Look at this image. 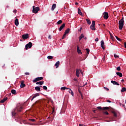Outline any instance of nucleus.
<instances>
[{
	"label": "nucleus",
	"instance_id": "f257e3e1",
	"mask_svg": "<svg viewBox=\"0 0 126 126\" xmlns=\"http://www.w3.org/2000/svg\"><path fill=\"white\" fill-rule=\"evenodd\" d=\"M23 111V106L20 104H18L15 109L12 112V117H15L16 113H21Z\"/></svg>",
	"mask_w": 126,
	"mask_h": 126
},
{
	"label": "nucleus",
	"instance_id": "f03ea898",
	"mask_svg": "<svg viewBox=\"0 0 126 126\" xmlns=\"http://www.w3.org/2000/svg\"><path fill=\"white\" fill-rule=\"evenodd\" d=\"M96 109L97 110H99V111H105V110H110V108L109 107H101L98 106L96 107Z\"/></svg>",
	"mask_w": 126,
	"mask_h": 126
},
{
	"label": "nucleus",
	"instance_id": "7ed1b4c3",
	"mask_svg": "<svg viewBox=\"0 0 126 126\" xmlns=\"http://www.w3.org/2000/svg\"><path fill=\"white\" fill-rule=\"evenodd\" d=\"M43 79H44V78H43V77H37L35 79L32 80V82L33 83H35V82L40 81V80H43Z\"/></svg>",
	"mask_w": 126,
	"mask_h": 126
},
{
	"label": "nucleus",
	"instance_id": "20e7f679",
	"mask_svg": "<svg viewBox=\"0 0 126 126\" xmlns=\"http://www.w3.org/2000/svg\"><path fill=\"white\" fill-rule=\"evenodd\" d=\"M28 48L29 49H31V48H32V42H30L27 45H26L25 46L26 50H28Z\"/></svg>",
	"mask_w": 126,
	"mask_h": 126
},
{
	"label": "nucleus",
	"instance_id": "39448f33",
	"mask_svg": "<svg viewBox=\"0 0 126 126\" xmlns=\"http://www.w3.org/2000/svg\"><path fill=\"white\" fill-rule=\"evenodd\" d=\"M39 10V7H35V6H33L32 7V12L33 13H37L38 11Z\"/></svg>",
	"mask_w": 126,
	"mask_h": 126
},
{
	"label": "nucleus",
	"instance_id": "423d86ee",
	"mask_svg": "<svg viewBox=\"0 0 126 126\" xmlns=\"http://www.w3.org/2000/svg\"><path fill=\"white\" fill-rule=\"evenodd\" d=\"M22 38L23 39V40L28 39L29 38V34L28 33L23 34L22 35Z\"/></svg>",
	"mask_w": 126,
	"mask_h": 126
},
{
	"label": "nucleus",
	"instance_id": "0eeeda50",
	"mask_svg": "<svg viewBox=\"0 0 126 126\" xmlns=\"http://www.w3.org/2000/svg\"><path fill=\"white\" fill-rule=\"evenodd\" d=\"M54 109H53V111L52 112V116H51V117H48V119H51V121H54V119H55V114H54Z\"/></svg>",
	"mask_w": 126,
	"mask_h": 126
},
{
	"label": "nucleus",
	"instance_id": "6e6552de",
	"mask_svg": "<svg viewBox=\"0 0 126 126\" xmlns=\"http://www.w3.org/2000/svg\"><path fill=\"white\" fill-rule=\"evenodd\" d=\"M101 47L103 50H105V42H104V40L101 41Z\"/></svg>",
	"mask_w": 126,
	"mask_h": 126
},
{
	"label": "nucleus",
	"instance_id": "1a4fd4ad",
	"mask_svg": "<svg viewBox=\"0 0 126 126\" xmlns=\"http://www.w3.org/2000/svg\"><path fill=\"white\" fill-rule=\"evenodd\" d=\"M26 85L25 84H24V81H21V85H20V87L21 88H24V87H25Z\"/></svg>",
	"mask_w": 126,
	"mask_h": 126
},
{
	"label": "nucleus",
	"instance_id": "9d476101",
	"mask_svg": "<svg viewBox=\"0 0 126 126\" xmlns=\"http://www.w3.org/2000/svg\"><path fill=\"white\" fill-rule=\"evenodd\" d=\"M111 83H112L114 85H120V84L117 82L116 81H111Z\"/></svg>",
	"mask_w": 126,
	"mask_h": 126
},
{
	"label": "nucleus",
	"instance_id": "9b49d317",
	"mask_svg": "<svg viewBox=\"0 0 126 126\" xmlns=\"http://www.w3.org/2000/svg\"><path fill=\"white\" fill-rule=\"evenodd\" d=\"M64 27H65V24H63L62 25V26L60 27L59 28V31H62V30H63V29L64 28Z\"/></svg>",
	"mask_w": 126,
	"mask_h": 126
},
{
	"label": "nucleus",
	"instance_id": "f8f14e48",
	"mask_svg": "<svg viewBox=\"0 0 126 126\" xmlns=\"http://www.w3.org/2000/svg\"><path fill=\"white\" fill-rule=\"evenodd\" d=\"M15 25H16V26H18V25H19V22L18 21V19H16L15 20Z\"/></svg>",
	"mask_w": 126,
	"mask_h": 126
},
{
	"label": "nucleus",
	"instance_id": "ddd939ff",
	"mask_svg": "<svg viewBox=\"0 0 126 126\" xmlns=\"http://www.w3.org/2000/svg\"><path fill=\"white\" fill-rule=\"evenodd\" d=\"M124 22H125V21H124V17H123L119 21V24H124Z\"/></svg>",
	"mask_w": 126,
	"mask_h": 126
},
{
	"label": "nucleus",
	"instance_id": "4468645a",
	"mask_svg": "<svg viewBox=\"0 0 126 126\" xmlns=\"http://www.w3.org/2000/svg\"><path fill=\"white\" fill-rule=\"evenodd\" d=\"M80 72H79V69H78V68L76 69V75L77 77H79V74H80Z\"/></svg>",
	"mask_w": 126,
	"mask_h": 126
},
{
	"label": "nucleus",
	"instance_id": "2eb2a0df",
	"mask_svg": "<svg viewBox=\"0 0 126 126\" xmlns=\"http://www.w3.org/2000/svg\"><path fill=\"white\" fill-rule=\"evenodd\" d=\"M36 85H43L44 84V81H39L36 82Z\"/></svg>",
	"mask_w": 126,
	"mask_h": 126
},
{
	"label": "nucleus",
	"instance_id": "dca6fc26",
	"mask_svg": "<svg viewBox=\"0 0 126 126\" xmlns=\"http://www.w3.org/2000/svg\"><path fill=\"white\" fill-rule=\"evenodd\" d=\"M69 31H70V29L69 28L67 29L64 32V34L66 35V34H68L69 33Z\"/></svg>",
	"mask_w": 126,
	"mask_h": 126
},
{
	"label": "nucleus",
	"instance_id": "f3484780",
	"mask_svg": "<svg viewBox=\"0 0 126 126\" xmlns=\"http://www.w3.org/2000/svg\"><path fill=\"white\" fill-rule=\"evenodd\" d=\"M40 94H36L34 95V96L32 97V98L31 101H33V99H34V98H36V97H38V96H39Z\"/></svg>",
	"mask_w": 126,
	"mask_h": 126
},
{
	"label": "nucleus",
	"instance_id": "a211bd4d",
	"mask_svg": "<svg viewBox=\"0 0 126 126\" xmlns=\"http://www.w3.org/2000/svg\"><path fill=\"white\" fill-rule=\"evenodd\" d=\"M77 52L79 54H82V52H81V50L79 49V46H78L77 47Z\"/></svg>",
	"mask_w": 126,
	"mask_h": 126
},
{
	"label": "nucleus",
	"instance_id": "6ab92c4d",
	"mask_svg": "<svg viewBox=\"0 0 126 126\" xmlns=\"http://www.w3.org/2000/svg\"><path fill=\"white\" fill-rule=\"evenodd\" d=\"M86 20L88 24H89V25H90V24H91V21H90V19H89V18H88L86 19Z\"/></svg>",
	"mask_w": 126,
	"mask_h": 126
},
{
	"label": "nucleus",
	"instance_id": "aec40b11",
	"mask_svg": "<svg viewBox=\"0 0 126 126\" xmlns=\"http://www.w3.org/2000/svg\"><path fill=\"white\" fill-rule=\"evenodd\" d=\"M90 28H91V29H92V30H93V31L96 30V28H95V26L91 25Z\"/></svg>",
	"mask_w": 126,
	"mask_h": 126
},
{
	"label": "nucleus",
	"instance_id": "412c9836",
	"mask_svg": "<svg viewBox=\"0 0 126 126\" xmlns=\"http://www.w3.org/2000/svg\"><path fill=\"white\" fill-rule=\"evenodd\" d=\"M124 27V24H119V28L120 30H122Z\"/></svg>",
	"mask_w": 126,
	"mask_h": 126
},
{
	"label": "nucleus",
	"instance_id": "4be33fe9",
	"mask_svg": "<svg viewBox=\"0 0 126 126\" xmlns=\"http://www.w3.org/2000/svg\"><path fill=\"white\" fill-rule=\"evenodd\" d=\"M35 90H36V91H41V88L38 86L35 87Z\"/></svg>",
	"mask_w": 126,
	"mask_h": 126
},
{
	"label": "nucleus",
	"instance_id": "5701e85b",
	"mask_svg": "<svg viewBox=\"0 0 126 126\" xmlns=\"http://www.w3.org/2000/svg\"><path fill=\"white\" fill-rule=\"evenodd\" d=\"M11 94H14V95H16L17 94V93H16V91H15V90H12L11 91Z\"/></svg>",
	"mask_w": 126,
	"mask_h": 126
},
{
	"label": "nucleus",
	"instance_id": "b1692460",
	"mask_svg": "<svg viewBox=\"0 0 126 126\" xmlns=\"http://www.w3.org/2000/svg\"><path fill=\"white\" fill-rule=\"evenodd\" d=\"M116 74L118 75V76H120V77H123V73L121 72H117Z\"/></svg>",
	"mask_w": 126,
	"mask_h": 126
},
{
	"label": "nucleus",
	"instance_id": "393cba45",
	"mask_svg": "<svg viewBox=\"0 0 126 126\" xmlns=\"http://www.w3.org/2000/svg\"><path fill=\"white\" fill-rule=\"evenodd\" d=\"M6 100H7V97H5L4 98H3V99H2L0 102V103H4L5 101H6Z\"/></svg>",
	"mask_w": 126,
	"mask_h": 126
},
{
	"label": "nucleus",
	"instance_id": "a878e982",
	"mask_svg": "<svg viewBox=\"0 0 126 126\" xmlns=\"http://www.w3.org/2000/svg\"><path fill=\"white\" fill-rule=\"evenodd\" d=\"M56 7H57V4H53L52 6V10H54L55 9V8H56Z\"/></svg>",
	"mask_w": 126,
	"mask_h": 126
},
{
	"label": "nucleus",
	"instance_id": "bb28decb",
	"mask_svg": "<svg viewBox=\"0 0 126 126\" xmlns=\"http://www.w3.org/2000/svg\"><path fill=\"white\" fill-rule=\"evenodd\" d=\"M59 65H60V61H58L55 63V66H56V68H58V67H59Z\"/></svg>",
	"mask_w": 126,
	"mask_h": 126
},
{
	"label": "nucleus",
	"instance_id": "cd10ccee",
	"mask_svg": "<svg viewBox=\"0 0 126 126\" xmlns=\"http://www.w3.org/2000/svg\"><path fill=\"white\" fill-rule=\"evenodd\" d=\"M83 38H84V35L83 34H82L79 37V41H80Z\"/></svg>",
	"mask_w": 126,
	"mask_h": 126
},
{
	"label": "nucleus",
	"instance_id": "c85d7f7f",
	"mask_svg": "<svg viewBox=\"0 0 126 126\" xmlns=\"http://www.w3.org/2000/svg\"><path fill=\"white\" fill-rule=\"evenodd\" d=\"M78 13L79 15H82V12H81V10L79 8H78Z\"/></svg>",
	"mask_w": 126,
	"mask_h": 126
},
{
	"label": "nucleus",
	"instance_id": "c756f323",
	"mask_svg": "<svg viewBox=\"0 0 126 126\" xmlns=\"http://www.w3.org/2000/svg\"><path fill=\"white\" fill-rule=\"evenodd\" d=\"M69 93H70L72 95V96H73V95H74V94L73 93V92L72 91V90H71V89H70L69 90Z\"/></svg>",
	"mask_w": 126,
	"mask_h": 126
},
{
	"label": "nucleus",
	"instance_id": "7c9ffc66",
	"mask_svg": "<svg viewBox=\"0 0 126 126\" xmlns=\"http://www.w3.org/2000/svg\"><path fill=\"white\" fill-rule=\"evenodd\" d=\"M47 59L48 60H53L54 59V57L53 56H48L47 57Z\"/></svg>",
	"mask_w": 126,
	"mask_h": 126
},
{
	"label": "nucleus",
	"instance_id": "2f4dec72",
	"mask_svg": "<svg viewBox=\"0 0 126 126\" xmlns=\"http://www.w3.org/2000/svg\"><path fill=\"white\" fill-rule=\"evenodd\" d=\"M103 16H109V14L108 13V12H104L103 13Z\"/></svg>",
	"mask_w": 126,
	"mask_h": 126
},
{
	"label": "nucleus",
	"instance_id": "473e14b6",
	"mask_svg": "<svg viewBox=\"0 0 126 126\" xmlns=\"http://www.w3.org/2000/svg\"><path fill=\"white\" fill-rule=\"evenodd\" d=\"M112 113L114 115V117H115V118H117V113H116V112H115V111H112Z\"/></svg>",
	"mask_w": 126,
	"mask_h": 126
},
{
	"label": "nucleus",
	"instance_id": "72a5a7b5",
	"mask_svg": "<svg viewBox=\"0 0 126 126\" xmlns=\"http://www.w3.org/2000/svg\"><path fill=\"white\" fill-rule=\"evenodd\" d=\"M126 89L125 87L123 88L121 90V92L124 93V92H126Z\"/></svg>",
	"mask_w": 126,
	"mask_h": 126
},
{
	"label": "nucleus",
	"instance_id": "f704fd0d",
	"mask_svg": "<svg viewBox=\"0 0 126 126\" xmlns=\"http://www.w3.org/2000/svg\"><path fill=\"white\" fill-rule=\"evenodd\" d=\"M62 23H63V21L61 20L57 22L58 25H60V24H62Z\"/></svg>",
	"mask_w": 126,
	"mask_h": 126
},
{
	"label": "nucleus",
	"instance_id": "c9c22d12",
	"mask_svg": "<svg viewBox=\"0 0 126 126\" xmlns=\"http://www.w3.org/2000/svg\"><path fill=\"white\" fill-rule=\"evenodd\" d=\"M62 90H65V89H69L65 87H63L61 88Z\"/></svg>",
	"mask_w": 126,
	"mask_h": 126
},
{
	"label": "nucleus",
	"instance_id": "e433bc0d",
	"mask_svg": "<svg viewBox=\"0 0 126 126\" xmlns=\"http://www.w3.org/2000/svg\"><path fill=\"white\" fill-rule=\"evenodd\" d=\"M86 52H87L88 55H89V53L90 52V50H89V49H88V48H86Z\"/></svg>",
	"mask_w": 126,
	"mask_h": 126
},
{
	"label": "nucleus",
	"instance_id": "4c0bfd02",
	"mask_svg": "<svg viewBox=\"0 0 126 126\" xmlns=\"http://www.w3.org/2000/svg\"><path fill=\"white\" fill-rule=\"evenodd\" d=\"M102 113H103V115H109V113L107 111H103Z\"/></svg>",
	"mask_w": 126,
	"mask_h": 126
},
{
	"label": "nucleus",
	"instance_id": "58836bf2",
	"mask_svg": "<svg viewBox=\"0 0 126 126\" xmlns=\"http://www.w3.org/2000/svg\"><path fill=\"white\" fill-rule=\"evenodd\" d=\"M109 34L110 35V38L112 39V40H114V36L112 35V34H111V32H109Z\"/></svg>",
	"mask_w": 126,
	"mask_h": 126
},
{
	"label": "nucleus",
	"instance_id": "ea45409f",
	"mask_svg": "<svg viewBox=\"0 0 126 126\" xmlns=\"http://www.w3.org/2000/svg\"><path fill=\"white\" fill-rule=\"evenodd\" d=\"M116 38L117 39V40H118V41H119L120 42L122 41V39L119 38L118 36H116Z\"/></svg>",
	"mask_w": 126,
	"mask_h": 126
},
{
	"label": "nucleus",
	"instance_id": "a19ab883",
	"mask_svg": "<svg viewBox=\"0 0 126 126\" xmlns=\"http://www.w3.org/2000/svg\"><path fill=\"white\" fill-rule=\"evenodd\" d=\"M43 89H44V90H48V88L47 87V86H44L43 87Z\"/></svg>",
	"mask_w": 126,
	"mask_h": 126
},
{
	"label": "nucleus",
	"instance_id": "79ce46f5",
	"mask_svg": "<svg viewBox=\"0 0 126 126\" xmlns=\"http://www.w3.org/2000/svg\"><path fill=\"white\" fill-rule=\"evenodd\" d=\"M29 121H30V122H32V123H34V122H35V119H30Z\"/></svg>",
	"mask_w": 126,
	"mask_h": 126
},
{
	"label": "nucleus",
	"instance_id": "37998d69",
	"mask_svg": "<svg viewBox=\"0 0 126 126\" xmlns=\"http://www.w3.org/2000/svg\"><path fill=\"white\" fill-rule=\"evenodd\" d=\"M91 25H93L94 26H95V21H92V24Z\"/></svg>",
	"mask_w": 126,
	"mask_h": 126
},
{
	"label": "nucleus",
	"instance_id": "c03bdc74",
	"mask_svg": "<svg viewBox=\"0 0 126 126\" xmlns=\"http://www.w3.org/2000/svg\"><path fill=\"white\" fill-rule=\"evenodd\" d=\"M66 36V35L64 34L63 36L62 37V40H63V39L65 38Z\"/></svg>",
	"mask_w": 126,
	"mask_h": 126
},
{
	"label": "nucleus",
	"instance_id": "a18cd8bd",
	"mask_svg": "<svg viewBox=\"0 0 126 126\" xmlns=\"http://www.w3.org/2000/svg\"><path fill=\"white\" fill-rule=\"evenodd\" d=\"M117 70H118V71L121 70V67H120V66H118V67L117 68Z\"/></svg>",
	"mask_w": 126,
	"mask_h": 126
},
{
	"label": "nucleus",
	"instance_id": "49530a36",
	"mask_svg": "<svg viewBox=\"0 0 126 126\" xmlns=\"http://www.w3.org/2000/svg\"><path fill=\"white\" fill-rule=\"evenodd\" d=\"M103 88L104 89H105V90H106L107 91H109V89H108V88L104 87Z\"/></svg>",
	"mask_w": 126,
	"mask_h": 126
},
{
	"label": "nucleus",
	"instance_id": "de8ad7c7",
	"mask_svg": "<svg viewBox=\"0 0 126 126\" xmlns=\"http://www.w3.org/2000/svg\"><path fill=\"white\" fill-rule=\"evenodd\" d=\"M25 74L26 75H30V73L29 72H25Z\"/></svg>",
	"mask_w": 126,
	"mask_h": 126
},
{
	"label": "nucleus",
	"instance_id": "09e8293b",
	"mask_svg": "<svg viewBox=\"0 0 126 126\" xmlns=\"http://www.w3.org/2000/svg\"><path fill=\"white\" fill-rule=\"evenodd\" d=\"M104 19H108L109 18V16H103Z\"/></svg>",
	"mask_w": 126,
	"mask_h": 126
},
{
	"label": "nucleus",
	"instance_id": "8fccbe9b",
	"mask_svg": "<svg viewBox=\"0 0 126 126\" xmlns=\"http://www.w3.org/2000/svg\"><path fill=\"white\" fill-rule=\"evenodd\" d=\"M78 92L80 94V95H81V94H82V93L81 92V91H80V89H78Z\"/></svg>",
	"mask_w": 126,
	"mask_h": 126
},
{
	"label": "nucleus",
	"instance_id": "3c124183",
	"mask_svg": "<svg viewBox=\"0 0 126 126\" xmlns=\"http://www.w3.org/2000/svg\"><path fill=\"white\" fill-rule=\"evenodd\" d=\"M95 41L96 42H98V41H99V38H98V37H96L95 39Z\"/></svg>",
	"mask_w": 126,
	"mask_h": 126
},
{
	"label": "nucleus",
	"instance_id": "603ef678",
	"mask_svg": "<svg viewBox=\"0 0 126 126\" xmlns=\"http://www.w3.org/2000/svg\"><path fill=\"white\" fill-rule=\"evenodd\" d=\"M48 39H52V35H49L48 36Z\"/></svg>",
	"mask_w": 126,
	"mask_h": 126
},
{
	"label": "nucleus",
	"instance_id": "864d4df0",
	"mask_svg": "<svg viewBox=\"0 0 126 126\" xmlns=\"http://www.w3.org/2000/svg\"><path fill=\"white\" fill-rule=\"evenodd\" d=\"M114 57L115 58H119V56L117 54H114Z\"/></svg>",
	"mask_w": 126,
	"mask_h": 126
},
{
	"label": "nucleus",
	"instance_id": "5fc2aeb1",
	"mask_svg": "<svg viewBox=\"0 0 126 126\" xmlns=\"http://www.w3.org/2000/svg\"><path fill=\"white\" fill-rule=\"evenodd\" d=\"M106 102H108V103H111L112 102L110 100H107Z\"/></svg>",
	"mask_w": 126,
	"mask_h": 126
},
{
	"label": "nucleus",
	"instance_id": "6e6d98bb",
	"mask_svg": "<svg viewBox=\"0 0 126 126\" xmlns=\"http://www.w3.org/2000/svg\"><path fill=\"white\" fill-rule=\"evenodd\" d=\"M80 61H84L85 59H81V57L79 58Z\"/></svg>",
	"mask_w": 126,
	"mask_h": 126
},
{
	"label": "nucleus",
	"instance_id": "4d7b16f0",
	"mask_svg": "<svg viewBox=\"0 0 126 126\" xmlns=\"http://www.w3.org/2000/svg\"><path fill=\"white\" fill-rule=\"evenodd\" d=\"M102 26H103V27H106V25H105V24H102Z\"/></svg>",
	"mask_w": 126,
	"mask_h": 126
},
{
	"label": "nucleus",
	"instance_id": "13d9d810",
	"mask_svg": "<svg viewBox=\"0 0 126 126\" xmlns=\"http://www.w3.org/2000/svg\"><path fill=\"white\" fill-rule=\"evenodd\" d=\"M87 57H88V54L86 55V57H85V58L84 59V60H85V59H86L87 58Z\"/></svg>",
	"mask_w": 126,
	"mask_h": 126
},
{
	"label": "nucleus",
	"instance_id": "bf43d9fd",
	"mask_svg": "<svg viewBox=\"0 0 126 126\" xmlns=\"http://www.w3.org/2000/svg\"><path fill=\"white\" fill-rule=\"evenodd\" d=\"M73 80H74V81H77V79L74 78V79H73Z\"/></svg>",
	"mask_w": 126,
	"mask_h": 126
},
{
	"label": "nucleus",
	"instance_id": "052dcab7",
	"mask_svg": "<svg viewBox=\"0 0 126 126\" xmlns=\"http://www.w3.org/2000/svg\"><path fill=\"white\" fill-rule=\"evenodd\" d=\"M81 96L82 99H83V95L82 94H81Z\"/></svg>",
	"mask_w": 126,
	"mask_h": 126
},
{
	"label": "nucleus",
	"instance_id": "680f3d73",
	"mask_svg": "<svg viewBox=\"0 0 126 126\" xmlns=\"http://www.w3.org/2000/svg\"><path fill=\"white\" fill-rule=\"evenodd\" d=\"M86 85H87V83H86L84 85H83V87H84V86H85Z\"/></svg>",
	"mask_w": 126,
	"mask_h": 126
},
{
	"label": "nucleus",
	"instance_id": "e2e57ef3",
	"mask_svg": "<svg viewBox=\"0 0 126 126\" xmlns=\"http://www.w3.org/2000/svg\"><path fill=\"white\" fill-rule=\"evenodd\" d=\"M75 4L76 5H77L78 4V2H76V3H75Z\"/></svg>",
	"mask_w": 126,
	"mask_h": 126
},
{
	"label": "nucleus",
	"instance_id": "0e129e2a",
	"mask_svg": "<svg viewBox=\"0 0 126 126\" xmlns=\"http://www.w3.org/2000/svg\"><path fill=\"white\" fill-rule=\"evenodd\" d=\"M121 81H122V82H125V80L122 79V80H121Z\"/></svg>",
	"mask_w": 126,
	"mask_h": 126
},
{
	"label": "nucleus",
	"instance_id": "69168bd1",
	"mask_svg": "<svg viewBox=\"0 0 126 126\" xmlns=\"http://www.w3.org/2000/svg\"><path fill=\"white\" fill-rule=\"evenodd\" d=\"M105 57L104 56V57H103V61L105 60Z\"/></svg>",
	"mask_w": 126,
	"mask_h": 126
},
{
	"label": "nucleus",
	"instance_id": "338daca9",
	"mask_svg": "<svg viewBox=\"0 0 126 126\" xmlns=\"http://www.w3.org/2000/svg\"><path fill=\"white\" fill-rule=\"evenodd\" d=\"M94 113H96V110H93Z\"/></svg>",
	"mask_w": 126,
	"mask_h": 126
},
{
	"label": "nucleus",
	"instance_id": "774afa93",
	"mask_svg": "<svg viewBox=\"0 0 126 126\" xmlns=\"http://www.w3.org/2000/svg\"><path fill=\"white\" fill-rule=\"evenodd\" d=\"M123 107H125V104H122Z\"/></svg>",
	"mask_w": 126,
	"mask_h": 126
}]
</instances>
